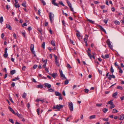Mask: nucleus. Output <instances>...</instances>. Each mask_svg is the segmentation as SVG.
Listing matches in <instances>:
<instances>
[{
  "label": "nucleus",
  "mask_w": 124,
  "mask_h": 124,
  "mask_svg": "<svg viewBox=\"0 0 124 124\" xmlns=\"http://www.w3.org/2000/svg\"><path fill=\"white\" fill-rule=\"evenodd\" d=\"M108 110V109L106 108H104L103 109L102 111L103 112H104V113H106L107 112Z\"/></svg>",
  "instance_id": "b1692460"
},
{
  "label": "nucleus",
  "mask_w": 124,
  "mask_h": 124,
  "mask_svg": "<svg viewBox=\"0 0 124 124\" xmlns=\"http://www.w3.org/2000/svg\"><path fill=\"white\" fill-rule=\"evenodd\" d=\"M12 86L14 87L15 86V83L14 82H12L11 84Z\"/></svg>",
  "instance_id": "13d9d810"
},
{
  "label": "nucleus",
  "mask_w": 124,
  "mask_h": 124,
  "mask_svg": "<svg viewBox=\"0 0 124 124\" xmlns=\"http://www.w3.org/2000/svg\"><path fill=\"white\" fill-rule=\"evenodd\" d=\"M113 101L112 100H111L110 101H108V102L107 103V104H113Z\"/></svg>",
  "instance_id": "c9c22d12"
},
{
  "label": "nucleus",
  "mask_w": 124,
  "mask_h": 124,
  "mask_svg": "<svg viewBox=\"0 0 124 124\" xmlns=\"http://www.w3.org/2000/svg\"><path fill=\"white\" fill-rule=\"evenodd\" d=\"M13 36L14 38L15 39L16 38V35L15 33H14L13 34Z\"/></svg>",
  "instance_id": "774afa93"
},
{
  "label": "nucleus",
  "mask_w": 124,
  "mask_h": 124,
  "mask_svg": "<svg viewBox=\"0 0 124 124\" xmlns=\"http://www.w3.org/2000/svg\"><path fill=\"white\" fill-rule=\"evenodd\" d=\"M102 119L103 120L106 121H108V118H103Z\"/></svg>",
  "instance_id": "8fccbe9b"
},
{
  "label": "nucleus",
  "mask_w": 124,
  "mask_h": 124,
  "mask_svg": "<svg viewBox=\"0 0 124 124\" xmlns=\"http://www.w3.org/2000/svg\"><path fill=\"white\" fill-rule=\"evenodd\" d=\"M60 75L61 76V77H63L64 78L66 79V77H65V75H64L62 73H61L60 74Z\"/></svg>",
  "instance_id": "473e14b6"
},
{
  "label": "nucleus",
  "mask_w": 124,
  "mask_h": 124,
  "mask_svg": "<svg viewBox=\"0 0 124 124\" xmlns=\"http://www.w3.org/2000/svg\"><path fill=\"white\" fill-rule=\"evenodd\" d=\"M4 37V33H2L1 35V38L2 39H3Z\"/></svg>",
  "instance_id": "e2e57ef3"
},
{
  "label": "nucleus",
  "mask_w": 124,
  "mask_h": 124,
  "mask_svg": "<svg viewBox=\"0 0 124 124\" xmlns=\"http://www.w3.org/2000/svg\"><path fill=\"white\" fill-rule=\"evenodd\" d=\"M101 57L103 59H107L109 57V55L108 54H106L105 56L103 55H101Z\"/></svg>",
  "instance_id": "9d476101"
},
{
  "label": "nucleus",
  "mask_w": 124,
  "mask_h": 124,
  "mask_svg": "<svg viewBox=\"0 0 124 124\" xmlns=\"http://www.w3.org/2000/svg\"><path fill=\"white\" fill-rule=\"evenodd\" d=\"M76 35L77 36L78 38H79L81 36L80 34L78 33H76Z\"/></svg>",
  "instance_id": "864d4df0"
},
{
  "label": "nucleus",
  "mask_w": 124,
  "mask_h": 124,
  "mask_svg": "<svg viewBox=\"0 0 124 124\" xmlns=\"http://www.w3.org/2000/svg\"><path fill=\"white\" fill-rule=\"evenodd\" d=\"M102 104H100L97 103L96 104V106H98V107H100L102 106Z\"/></svg>",
  "instance_id": "5fc2aeb1"
},
{
  "label": "nucleus",
  "mask_w": 124,
  "mask_h": 124,
  "mask_svg": "<svg viewBox=\"0 0 124 124\" xmlns=\"http://www.w3.org/2000/svg\"><path fill=\"white\" fill-rule=\"evenodd\" d=\"M87 21L89 22L90 23H94V21H92L91 20L89 19H87Z\"/></svg>",
  "instance_id": "4c0bfd02"
},
{
  "label": "nucleus",
  "mask_w": 124,
  "mask_h": 124,
  "mask_svg": "<svg viewBox=\"0 0 124 124\" xmlns=\"http://www.w3.org/2000/svg\"><path fill=\"white\" fill-rule=\"evenodd\" d=\"M58 76V74L57 73H54L52 74V76L54 78H55Z\"/></svg>",
  "instance_id": "ddd939ff"
},
{
  "label": "nucleus",
  "mask_w": 124,
  "mask_h": 124,
  "mask_svg": "<svg viewBox=\"0 0 124 124\" xmlns=\"http://www.w3.org/2000/svg\"><path fill=\"white\" fill-rule=\"evenodd\" d=\"M110 72H111L112 73H113L114 72V70L113 69V67H112V66H111V68H110Z\"/></svg>",
  "instance_id": "e433bc0d"
},
{
  "label": "nucleus",
  "mask_w": 124,
  "mask_h": 124,
  "mask_svg": "<svg viewBox=\"0 0 124 124\" xmlns=\"http://www.w3.org/2000/svg\"><path fill=\"white\" fill-rule=\"evenodd\" d=\"M67 3L69 7L72 6L71 4L70 1H67Z\"/></svg>",
  "instance_id": "c756f323"
},
{
  "label": "nucleus",
  "mask_w": 124,
  "mask_h": 124,
  "mask_svg": "<svg viewBox=\"0 0 124 124\" xmlns=\"http://www.w3.org/2000/svg\"><path fill=\"white\" fill-rule=\"evenodd\" d=\"M38 14L39 15H40V9L38 10Z\"/></svg>",
  "instance_id": "0e129e2a"
},
{
  "label": "nucleus",
  "mask_w": 124,
  "mask_h": 124,
  "mask_svg": "<svg viewBox=\"0 0 124 124\" xmlns=\"http://www.w3.org/2000/svg\"><path fill=\"white\" fill-rule=\"evenodd\" d=\"M27 94L26 93H24L22 96V97L23 98L25 99V98Z\"/></svg>",
  "instance_id": "c85d7f7f"
},
{
  "label": "nucleus",
  "mask_w": 124,
  "mask_h": 124,
  "mask_svg": "<svg viewBox=\"0 0 124 124\" xmlns=\"http://www.w3.org/2000/svg\"><path fill=\"white\" fill-rule=\"evenodd\" d=\"M63 105H62L61 104L57 105L56 106H54L53 108V109H56L58 110H60V109L62 108H63Z\"/></svg>",
  "instance_id": "f257e3e1"
},
{
  "label": "nucleus",
  "mask_w": 124,
  "mask_h": 124,
  "mask_svg": "<svg viewBox=\"0 0 124 124\" xmlns=\"http://www.w3.org/2000/svg\"><path fill=\"white\" fill-rule=\"evenodd\" d=\"M51 44L54 46H55V42L53 40H52L51 42Z\"/></svg>",
  "instance_id": "393cba45"
},
{
  "label": "nucleus",
  "mask_w": 124,
  "mask_h": 124,
  "mask_svg": "<svg viewBox=\"0 0 124 124\" xmlns=\"http://www.w3.org/2000/svg\"><path fill=\"white\" fill-rule=\"evenodd\" d=\"M87 53L88 56L90 57V59H91L92 57V56L91 54H90V52H88V53Z\"/></svg>",
  "instance_id": "2f4dec72"
},
{
  "label": "nucleus",
  "mask_w": 124,
  "mask_h": 124,
  "mask_svg": "<svg viewBox=\"0 0 124 124\" xmlns=\"http://www.w3.org/2000/svg\"><path fill=\"white\" fill-rule=\"evenodd\" d=\"M37 67V65L36 64L34 65L33 66V68L34 69H36Z\"/></svg>",
  "instance_id": "4d7b16f0"
},
{
  "label": "nucleus",
  "mask_w": 124,
  "mask_h": 124,
  "mask_svg": "<svg viewBox=\"0 0 124 124\" xmlns=\"http://www.w3.org/2000/svg\"><path fill=\"white\" fill-rule=\"evenodd\" d=\"M6 28L10 30H11L12 29V27L11 26L9 25L8 24H6Z\"/></svg>",
  "instance_id": "f8f14e48"
},
{
  "label": "nucleus",
  "mask_w": 124,
  "mask_h": 124,
  "mask_svg": "<svg viewBox=\"0 0 124 124\" xmlns=\"http://www.w3.org/2000/svg\"><path fill=\"white\" fill-rule=\"evenodd\" d=\"M8 108L9 110L11 112H12V111L14 110L10 106L8 107Z\"/></svg>",
  "instance_id": "c03bdc74"
},
{
  "label": "nucleus",
  "mask_w": 124,
  "mask_h": 124,
  "mask_svg": "<svg viewBox=\"0 0 124 124\" xmlns=\"http://www.w3.org/2000/svg\"><path fill=\"white\" fill-rule=\"evenodd\" d=\"M111 105H112L110 106V107L109 108L110 109H112V108H114L115 107V105H114L113 104H111Z\"/></svg>",
  "instance_id": "f704fd0d"
},
{
  "label": "nucleus",
  "mask_w": 124,
  "mask_h": 124,
  "mask_svg": "<svg viewBox=\"0 0 124 124\" xmlns=\"http://www.w3.org/2000/svg\"><path fill=\"white\" fill-rule=\"evenodd\" d=\"M16 115L18 117H19L20 118H23V116L21 115L20 114H19V113H16Z\"/></svg>",
  "instance_id": "4468645a"
},
{
  "label": "nucleus",
  "mask_w": 124,
  "mask_h": 124,
  "mask_svg": "<svg viewBox=\"0 0 124 124\" xmlns=\"http://www.w3.org/2000/svg\"><path fill=\"white\" fill-rule=\"evenodd\" d=\"M16 73V71L15 70H13L10 71V73L11 75H13Z\"/></svg>",
  "instance_id": "a211bd4d"
},
{
  "label": "nucleus",
  "mask_w": 124,
  "mask_h": 124,
  "mask_svg": "<svg viewBox=\"0 0 124 124\" xmlns=\"http://www.w3.org/2000/svg\"><path fill=\"white\" fill-rule=\"evenodd\" d=\"M26 68V67L24 66L23 67L22 69L23 70H24Z\"/></svg>",
  "instance_id": "338daca9"
},
{
  "label": "nucleus",
  "mask_w": 124,
  "mask_h": 124,
  "mask_svg": "<svg viewBox=\"0 0 124 124\" xmlns=\"http://www.w3.org/2000/svg\"><path fill=\"white\" fill-rule=\"evenodd\" d=\"M70 10H71V11L72 12H74V13H76V12H75L73 10V8L72 7V6L71 7H70Z\"/></svg>",
  "instance_id": "6e6d98bb"
},
{
  "label": "nucleus",
  "mask_w": 124,
  "mask_h": 124,
  "mask_svg": "<svg viewBox=\"0 0 124 124\" xmlns=\"http://www.w3.org/2000/svg\"><path fill=\"white\" fill-rule=\"evenodd\" d=\"M40 111V109L39 108L37 109V113L38 114V115H39V111Z\"/></svg>",
  "instance_id": "37998d69"
},
{
  "label": "nucleus",
  "mask_w": 124,
  "mask_h": 124,
  "mask_svg": "<svg viewBox=\"0 0 124 124\" xmlns=\"http://www.w3.org/2000/svg\"><path fill=\"white\" fill-rule=\"evenodd\" d=\"M69 107L70 111H72L73 110V106L72 103L71 102H68Z\"/></svg>",
  "instance_id": "7ed1b4c3"
},
{
  "label": "nucleus",
  "mask_w": 124,
  "mask_h": 124,
  "mask_svg": "<svg viewBox=\"0 0 124 124\" xmlns=\"http://www.w3.org/2000/svg\"><path fill=\"white\" fill-rule=\"evenodd\" d=\"M70 43L71 44H72L73 45H75L76 43V42L75 41H74L73 40H71V39H69Z\"/></svg>",
  "instance_id": "5701e85b"
},
{
  "label": "nucleus",
  "mask_w": 124,
  "mask_h": 124,
  "mask_svg": "<svg viewBox=\"0 0 124 124\" xmlns=\"http://www.w3.org/2000/svg\"><path fill=\"white\" fill-rule=\"evenodd\" d=\"M37 88H40L41 89L43 88V86L42 85H38L37 87Z\"/></svg>",
  "instance_id": "bb28decb"
},
{
  "label": "nucleus",
  "mask_w": 124,
  "mask_h": 124,
  "mask_svg": "<svg viewBox=\"0 0 124 124\" xmlns=\"http://www.w3.org/2000/svg\"><path fill=\"white\" fill-rule=\"evenodd\" d=\"M84 91L85 93H87L89 92V90L88 89H86L84 90Z\"/></svg>",
  "instance_id": "de8ad7c7"
},
{
  "label": "nucleus",
  "mask_w": 124,
  "mask_h": 124,
  "mask_svg": "<svg viewBox=\"0 0 124 124\" xmlns=\"http://www.w3.org/2000/svg\"><path fill=\"white\" fill-rule=\"evenodd\" d=\"M9 121L10 122H11L13 124L14 123V122L13 121V120L12 119H9Z\"/></svg>",
  "instance_id": "a19ab883"
},
{
  "label": "nucleus",
  "mask_w": 124,
  "mask_h": 124,
  "mask_svg": "<svg viewBox=\"0 0 124 124\" xmlns=\"http://www.w3.org/2000/svg\"><path fill=\"white\" fill-rule=\"evenodd\" d=\"M26 3L25 2H23L22 4V6H23L25 8H26Z\"/></svg>",
  "instance_id": "ea45409f"
},
{
  "label": "nucleus",
  "mask_w": 124,
  "mask_h": 124,
  "mask_svg": "<svg viewBox=\"0 0 124 124\" xmlns=\"http://www.w3.org/2000/svg\"><path fill=\"white\" fill-rule=\"evenodd\" d=\"M32 53L33 54H35V51H34V50H31Z\"/></svg>",
  "instance_id": "052dcab7"
},
{
  "label": "nucleus",
  "mask_w": 124,
  "mask_h": 124,
  "mask_svg": "<svg viewBox=\"0 0 124 124\" xmlns=\"http://www.w3.org/2000/svg\"><path fill=\"white\" fill-rule=\"evenodd\" d=\"M67 67L69 69H70L72 68L70 65L69 64H67Z\"/></svg>",
  "instance_id": "09e8293b"
},
{
  "label": "nucleus",
  "mask_w": 124,
  "mask_h": 124,
  "mask_svg": "<svg viewBox=\"0 0 124 124\" xmlns=\"http://www.w3.org/2000/svg\"><path fill=\"white\" fill-rule=\"evenodd\" d=\"M40 0L41 1L44 5L45 6L46 5V3L43 0Z\"/></svg>",
  "instance_id": "72a5a7b5"
},
{
  "label": "nucleus",
  "mask_w": 124,
  "mask_h": 124,
  "mask_svg": "<svg viewBox=\"0 0 124 124\" xmlns=\"http://www.w3.org/2000/svg\"><path fill=\"white\" fill-rule=\"evenodd\" d=\"M55 62L56 65H57L59 67L60 65L59 64V62H58L57 60H55Z\"/></svg>",
  "instance_id": "7c9ffc66"
},
{
  "label": "nucleus",
  "mask_w": 124,
  "mask_h": 124,
  "mask_svg": "<svg viewBox=\"0 0 124 124\" xmlns=\"http://www.w3.org/2000/svg\"><path fill=\"white\" fill-rule=\"evenodd\" d=\"M114 23L116 25H119L120 24V22L117 20H116L115 21H114Z\"/></svg>",
  "instance_id": "2eb2a0df"
},
{
  "label": "nucleus",
  "mask_w": 124,
  "mask_h": 124,
  "mask_svg": "<svg viewBox=\"0 0 124 124\" xmlns=\"http://www.w3.org/2000/svg\"><path fill=\"white\" fill-rule=\"evenodd\" d=\"M55 94L56 96H60L61 95V94L59 93L58 92L56 91L55 92Z\"/></svg>",
  "instance_id": "412c9836"
},
{
  "label": "nucleus",
  "mask_w": 124,
  "mask_h": 124,
  "mask_svg": "<svg viewBox=\"0 0 124 124\" xmlns=\"http://www.w3.org/2000/svg\"><path fill=\"white\" fill-rule=\"evenodd\" d=\"M45 42H43L42 44V47L44 49H45Z\"/></svg>",
  "instance_id": "58836bf2"
},
{
  "label": "nucleus",
  "mask_w": 124,
  "mask_h": 124,
  "mask_svg": "<svg viewBox=\"0 0 124 124\" xmlns=\"http://www.w3.org/2000/svg\"><path fill=\"white\" fill-rule=\"evenodd\" d=\"M27 107L28 108H29L30 107V104L29 102L27 104Z\"/></svg>",
  "instance_id": "69168bd1"
},
{
  "label": "nucleus",
  "mask_w": 124,
  "mask_h": 124,
  "mask_svg": "<svg viewBox=\"0 0 124 124\" xmlns=\"http://www.w3.org/2000/svg\"><path fill=\"white\" fill-rule=\"evenodd\" d=\"M56 0H52V3L54 6H56L59 7V4H57L55 2Z\"/></svg>",
  "instance_id": "1a4fd4ad"
},
{
  "label": "nucleus",
  "mask_w": 124,
  "mask_h": 124,
  "mask_svg": "<svg viewBox=\"0 0 124 124\" xmlns=\"http://www.w3.org/2000/svg\"><path fill=\"white\" fill-rule=\"evenodd\" d=\"M97 27L99 28L102 31L104 32V33H106V32L105 30L102 27L99 25H98L97 26Z\"/></svg>",
  "instance_id": "423d86ee"
},
{
  "label": "nucleus",
  "mask_w": 124,
  "mask_h": 124,
  "mask_svg": "<svg viewBox=\"0 0 124 124\" xmlns=\"http://www.w3.org/2000/svg\"><path fill=\"white\" fill-rule=\"evenodd\" d=\"M28 29L29 31H30L32 29L31 28V27L30 26L28 27Z\"/></svg>",
  "instance_id": "680f3d73"
},
{
  "label": "nucleus",
  "mask_w": 124,
  "mask_h": 124,
  "mask_svg": "<svg viewBox=\"0 0 124 124\" xmlns=\"http://www.w3.org/2000/svg\"><path fill=\"white\" fill-rule=\"evenodd\" d=\"M117 89H120V90H122L123 89V87L120 86H118L117 87Z\"/></svg>",
  "instance_id": "cd10ccee"
},
{
  "label": "nucleus",
  "mask_w": 124,
  "mask_h": 124,
  "mask_svg": "<svg viewBox=\"0 0 124 124\" xmlns=\"http://www.w3.org/2000/svg\"><path fill=\"white\" fill-rule=\"evenodd\" d=\"M106 42L108 46L111 49H112L113 46L111 45V42L109 40V39H108L106 40Z\"/></svg>",
  "instance_id": "20e7f679"
},
{
  "label": "nucleus",
  "mask_w": 124,
  "mask_h": 124,
  "mask_svg": "<svg viewBox=\"0 0 124 124\" xmlns=\"http://www.w3.org/2000/svg\"><path fill=\"white\" fill-rule=\"evenodd\" d=\"M7 48H6L5 50L4 54H3V56L5 58H7L8 56V54L7 53Z\"/></svg>",
  "instance_id": "39448f33"
},
{
  "label": "nucleus",
  "mask_w": 124,
  "mask_h": 124,
  "mask_svg": "<svg viewBox=\"0 0 124 124\" xmlns=\"http://www.w3.org/2000/svg\"><path fill=\"white\" fill-rule=\"evenodd\" d=\"M118 94L117 92H116L113 93V97L114 98H116V96Z\"/></svg>",
  "instance_id": "6ab92c4d"
},
{
  "label": "nucleus",
  "mask_w": 124,
  "mask_h": 124,
  "mask_svg": "<svg viewBox=\"0 0 124 124\" xmlns=\"http://www.w3.org/2000/svg\"><path fill=\"white\" fill-rule=\"evenodd\" d=\"M44 85L46 86H44L45 87H47L48 88H50L52 87L51 85L48 83H45Z\"/></svg>",
  "instance_id": "6e6552de"
},
{
  "label": "nucleus",
  "mask_w": 124,
  "mask_h": 124,
  "mask_svg": "<svg viewBox=\"0 0 124 124\" xmlns=\"http://www.w3.org/2000/svg\"><path fill=\"white\" fill-rule=\"evenodd\" d=\"M15 6L16 8H19L20 7V5L19 4H17L18 3V1L17 0H15Z\"/></svg>",
  "instance_id": "0eeeda50"
},
{
  "label": "nucleus",
  "mask_w": 124,
  "mask_h": 124,
  "mask_svg": "<svg viewBox=\"0 0 124 124\" xmlns=\"http://www.w3.org/2000/svg\"><path fill=\"white\" fill-rule=\"evenodd\" d=\"M69 83V81L68 80L66 79L65 81L64 82V84L65 85H67Z\"/></svg>",
  "instance_id": "79ce46f5"
},
{
  "label": "nucleus",
  "mask_w": 124,
  "mask_h": 124,
  "mask_svg": "<svg viewBox=\"0 0 124 124\" xmlns=\"http://www.w3.org/2000/svg\"><path fill=\"white\" fill-rule=\"evenodd\" d=\"M96 117V116L94 115L91 116L89 117V118L90 119H92L95 118Z\"/></svg>",
  "instance_id": "dca6fc26"
},
{
  "label": "nucleus",
  "mask_w": 124,
  "mask_h": 124,
  "mask_svg": "<svg viewBox=\"0 0 124 124\" xmlns=\"http://www.w3.org/2000/svg\"><path fill=\"white\" fill-rule=\"evenodd\" d=\"M3 18L2 16H1L0 17V23L2 24L3 22Z\"/></svg>",
  "instance_id": "f3484780"
},
{
  "label": "nucleus",
  "mask_w": 124,
  "mask_h": 124,
  "mask_svg": "<svg viewBox=\"0 0 124 124\" xmlns=\"http://www.w3.org/2000/svg\"><path fill=\"white\" fill-rule=\"evenodd\" d=\"M54 57L55 58V60H57V56L55 54L54 55Z\"/></svg>",
  "instance_id": "bf43d9fd"
},
{
  "label": "nucleus",
  "mask_w": 124,
  "mask_h": 124,
  "mask_svg": "<svg viewBox=\"0 0 124 124\" xmlns=\"http://www.w3.org/2000/svg\"><path fill=\"white\" fill-rule=\"evenodd\" d=\"M38 31L40 33H41L42 31V29L41 28H38Z\"/></svg>",
  "instance_id": "3c124183"
},
{
  "label": "nucleus",
  "mask_w": 124,
  "mask_h": 124,
  "mask_svg": "<svg viewBox=\"0 0 124 124\" xmlns=\"http://www.w3.org/2000/svg\"><path fill=\"white\" fill-rule=\"evenodd\" d=\"M30 50H34V45L33 44L31 45L30 47Z\"/></svg>",
  "instance_id": "aec40b11"
},
{
  "label": "nucleus",
  "mask_w": 124,
  "mask_h": 124,
  "mask_svg": "<svg viewBox=\"0 0 124 124\" xmlns=\"http://www.w3.org/2000/svg\"><path fill=\"white\" fill-rule=\"evenodd\" d=\"M49 17L50 22L52 23L54 20V14H52V13L50 12L49 13Z\"/></svg>",
  "instance_id": "f03ea898"
},
{
  "label": "nucleus",
  "mask_w": 124,
  "mask_h": 124,
  "mask_svg": "<svg viewBox=\"0 0 124 124\" xmlns=\"http://www.w3.org/2000/svg\"><path fill=\"white\" fill-rule=\"evenodd\" d=\"M108 21V19L106 18L104 20V22L105 24H106L107 23Z\"/></svg>",
  "instance_id": "49530a36"
},
{
  "label": "nucleus",
  "mask_w": 124,
  "mask_h": 124,
  "mask_svg": "<svg viewBox=\"0 0 124 124\" xmlns=\"http://www.w3.org/2000/svg\"><path fill=\"white\" fill-rule=\"evenodd\" d=\"M112 112L113 113H117L118 111L117 109H114L112 111Z\"/></svg>",
  "instance_id": "a878e982"
},
{
  "label": "nucleus",
  "mask_w": 124,
  "mask_h": 124,
  "mask_svg": "<svg viewBox=\"0 0 124 124\" xmlns=\"http://www.w3.org/2000/svg\"><path fill=\"white\" fill-rule=\"evenodd\" d=\"M59 3L64 6H65V5H64L63 3H62V1H59Z\"/></svg>",
  "instance_id": "a18cd8bd"
},
{
  "label": "nucleus",
  "mask_w": 124,
  "mask_h": 124,
  "mask_svg": "<svg viewBox=\"0 0 124 124\" xmlns=\"http://www.w3.org/2000/svg\"><path fill=\"white\" fill-rule=\"evenodd\" d=\"M48 91L50 92H54V90L52 88H50L49 89Z\"/></svg>",
  "instance_id": "4be33fe9"
},
{
  "label": "nucleus",
  "mask_w": 124,
  "mask_h": 124,
  "mask_svg": "<svg viewBox=\"0 0 124 124\" xmlns=\"http://www.w3.org/2000/svg\"><path fill=\"white\" fill-rule=\"evenodd\" d=\"M109 77L108 78V79H109V80H111L112 78V77H111V75H108Z\"/></svg>",
  "instance_id": "603ef678"
},
{
  "label": "nucleus",
  "mask_w": 124,
  "mask_h": 124,
  "mask_svg": "<svg viewBox=\"0 0 124 124\" xmlns=\"http://www.w3.org/2000/svg\"><path fill=\"white\" fill-rule=\"evenodd\" d=\"M119 119L120 120H123L124 119V115H120L118 117Z\"/></svg>",
  "instance_id": "9b49d317"
}]
</instances>
